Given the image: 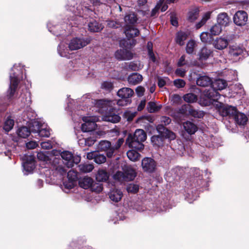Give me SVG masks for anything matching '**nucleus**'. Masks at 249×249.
Wrapping results in <instances>:
<instances>
[{"instance_id":"nucleus-52","label":"nucleus","mask_w":249,"mask_h":249,"mask_svg":"<svg viewBox=\"0 0 249 249\" xmlns=\"http://www.w3.org/2000/svg\"><path fill=\"white\" fill-rule=\"evenodd\" d=\"M243 53V50L242 48L240 47H235V48H232L230 51V53L231 55L233 57H236L242 55Z\"/></svg>"},{"instance_id":"nucleus-58","label":"nucleus","mask_w":249,"mask_h":249,"mask_svg":"<svg viewBox=\"0 0 249 249\" xmlns=\"http://www.w3.org/2000/svg\"><path fill=\"white\" fill-rule=\"evenodd\" d=\"M124 57L121 58V59L130 60L133 57V54L129 50L124 49Z\"/></svg>"},{"instance_id":"nucleus-31","label":"nucleus","mask_w":249,"mask_h":249,"mask_svg":"<svg viewBox=\"0 0 249 249\" xmlns=\"http://www.w3.org/2000/svg\"><path fill=\"white\" fill-rule=\"evenodd\" d=\"M93 181V179L90 177H85L79 181V185L81 188L87 189L90 188Z\"/></svg>"},{"instance_id":"nucleus-3","label":"nucleus","mask_w":249,"mask_h":249,"mask_svg":"<svg viewBox=\"0 0 249 249\" xmlns=\"http://www.w3.org/2000/svg\"><path fill=\"white\" fill-rule=\"evenodd\" d=\"M215 107L221 116L228 117L230 119H232L237 113V109L236 107L225 104L221 102H217V103L215 104Z\"/></svg>"},{"instance_id":"nucleus-34","label":"nucleus","mask_w":249,"mask_h":249,"mask_svg":"<svg viewBox=\"0 0 249 249\" xmlns=\"http://www.w3.org/2000/svg\"><path fill=\"white\" fill-rule=\"evenodd\" d=\"M139 150L132 148L127 152L126 155L128 158L131 161H135L139 160L140 157V154L138 152Z\"/></svg>"},{"instance_id":"nucleus-11","label":"nucleus","mask_w":249,"mask_h":249,"mask_svg":"<svg viewBox=\"0 0 249 249\" xmlns=\"http://www.w3.org/2000/svg\"><path fill=\"white\" fill-rule=\"evenodd\" d=\"M63 160V163L67 167L71 168L73 166L74 160L72 154L68 151H64L60 154Z\"/></svg>"},{"instance_id":"nucleus-12","label":"nucleus","mask_w":249,"mask_h":249,"mask_svg":"<svg viewBox=\"0 0 249 249\" xmlns=\"http://www.w3.org/2000/svg\"><path fill=\"white\" fill-rule=\"evenodd\" d=\"M34 129L32 130L33 133L37 134L41 137H49L50 135L49 130L47 128H41L38 122H34L33 124Z\"/></svg>"},{"instance_id":"nucleus-57","label":"nucleus","mask_w":249,"mask_h":249,"mask_svg":"<svg viewBox=\"0 0 249 249\" xmlns=\"http://www.w3.org/2000/svg\"><path fill=\"white\" fill-rule=\"evenodd\" d=\"M160 122L161 124H159V125H162L163 126L165 127V126L171 123V119L169 117L163 116L160 118Z\"/></svg>"},{"instance_id":"nucleus-1","label":"nucleus","mask_w":249,"mask_h":249,"mask_svg":"<svg viewBox=\"0 0 249 249\" xmlns=\"http://www.w3.org/2000/svg\"><path fill=\"white\" fill-rule=\"evenodd\" d=\"M111 102L106 100L97 101L96 105L105 114L104 118L106 121L117 123L121 120L117 110L111 105Z\"/></svg>"},{"instance_id":"nucleus-21","label":"nucleus","mask_w":249,"mask_h":249,"mask_svg":"<svg viewBox=\"0 0 249 249\" xmlns=\"http://www.w3.org/2000/svg\"><path fill=\"white\" fill-rule=\"evenodd\" d=\"M205 97L210 99L212 101L217 100L220 96L219 92L210 86V88L204 91Z\"/></svg>"},{"instance_id":"nucleus-59","label":"nucleus","mask_w":249,"mask_h":249,"mask_svg":"<svg viewBox=\"0 0 249 249\" xmlns=\"http://www.w3.org/2000/svg\"><path fill=\"white\" fill-rule=\"evenodd\" d=\"M102 88L107 90L111 91L113 88V86L112 83L105 81L102 83Z\"/></svg>"},{"instance_id":"nucleus-38","label":"nucleus","mask_w":249,"mask_h":249,"mask_svg":"<svg viewBox=\"0 0 249 249\" xmlns=\"http://www.w3.org/2000/svg\"><path fill=\"white\" fill-rule=\"evenodd\" d=\"M37 158L39 160L51 162V159L49 156V153L47 152L40 151L37 153Z\"/></svg>"},{"instance_id":"nucleus-44","label":"nucleus","mask_w":249,"mask_h":249,"mask_svg":"<svg viewBox=\"0 0 249 249\" xmlns=\"http://www.w3.org/2000/svg\"><path fill=\"white\" fill-rule=\"evenodd\" d=\"M221 26L218 23L213 26L210 29V32L213 36L218 35L221 33Z\"/></svg>"},{"instance_id":"nucleus-53","label":"nucleus","mask_w":249,"mask_h":249,"mask_svg":"<svg viewBox=\"0 0 249 249\" xmlns=\"http://www.w3.org/2000/svg\"><path fill=\"white\" fill-rule=\"evenodd\" d=\"M107 26L108 28L117 29L121 26V24L119 22L114 21L113 20H107Z\"/></svg>"},{"instance_id":"nucleus-4","label":"nucleus","mask_w":249,"mask_h":249,"mask_svg":"<svg viewBox=\"0 0 249 249\" xmlns=\"http://www.w3.org/2000/svg\"><path fill=\"white\" fill-rule=\"evenodd\" d=\"M133 90L129 88H123L117 92V95L121 99L117 102L119 106H124L130 104L131 100L130 99L133 95Z\"/></svg>"},{"instance_id":"nucleus-40","label":"nucleus","mask_w":249,"mask_h":249,"mask_svg":"<svg viewBox=\"0 0 249 249\" xmlns=\"http://www.w3.org/2000/svg\"><path fill=\"white\" fill-rule=\"evenodd\" d=\"M183 98L186 102L192 103L196 102L197 101V96L194 93H189L185 94Z\"/></svg>"},{"instance_id":"nucleus-37","label":"nucleus","mask_w":249,"mask_h":249,"mask_svg":"<svg viewBox=\"0 0 249 249\" xmlns=\"http://www.w3.org/2000/svg\"><path fill=\"white\" fill-rule=\"evenodd\" d=\"M196 46V41L193 39L188 41L186 46V52L187 53L193 54L195 52V49Z\"/></svg>"},{"instance_id":"nucleus-55","label":"nucleus","mask_w":249,"mask_h":249,"mask_svg":"<svg viewBox=\"0 0 249 249\" xmlns=\"http://www.w3.org/2000/svg\"><path fill=\"white\" fill-rule=\"evenodd\" d=\"M200 102V104L204 106H209L213 102L210 99L205 97V93H204L203 96L201 97Z\"/></svg>"},{"instance_id":"nucleus-17","label":"nucleus","mask_w":249,"mask_h":249,"mask_svg":"<svg viewBox=\"0 0 249 249\" xmlns=\"http://www.w3.org/2000/svg\"><path fill=\"white\" fill-rule=\"evenodd\" d=\"M103 28V25L94 19H92L88 24V29L91 32H100Z\"/></svg>"},{"instance_id":"nucleus-23","label":"nucleus","mask_w":249,"mask_h":249,"mask_svg":"<svg viewBox=\"0 0 249 249\" xmlns=\"http://www.w3.org/2000/svg\"><path fill=\"white\" fill-rule=\"evenodd\" d=\"M230 18L225 12L219 13L217 17V22L221 26H227L230 22Z\"/></svg>"},{"instance_id":"nucleus-51","label":"nucleus","mask_w":249,"mask_h":249,"mask_svg":"<svg viewBox=\"0 0 249 249\" xmlns=\"http://www.w3.org/2000/svg\"><path fill=\"white\" fill-rule=\"evenodd\" d=\"M79 167L80 171L84 173L90 172L93 169V166L91 164H80Z\"/></svg>"},{"instance_id":"nucleus-16","label":"nucleus","mask_w":249,"mask_h":249,"mask_svg":"<svg viewBox=\"0 0 249 249\" xmlns=\"http://www.w3.org/2000/svg\"><path fill=\"white\" fill-rule=\"evenodd\" d=\"M212 84V78L206 75H200L196 80V84L200 87H209L211 86Z\"/></svg>"},{"instance_id":"nucleus-50","label":"nucleus","mask_w":249,"mask_h":249,"mask_svg":"<svg viewBox=\"0 0 249 249\" xmlns=\"http://www.w3.org/2000/svg\"><path fill=\"white\" fill-rule=\"evenodd\" d=\"M67 178L69 180L75 182L78 179L77 172L73 170L69 171L67 173Z\"/></svg>"},{"instance_id":"nucleus-56","label":"nucleus","mask_w":249,"mask_h":249,"mask_svg":"<svg viewBox=\"0 0 249 249\" xmlns=\"http://www.w3.org/2000/svg\"><path fill=\"white\" fill-rule=\"evenodd\" d=\"M139 186L137 184H130L127 188L128 192L133 194L137 193L139 191Z\"/></svg>"},{"instance_id":"nucleus-19","label":"nucleus","mask_w":249,"mask_h":249,"mask_svg":"<svg viewBox=\"0 0 249 249\" xmlns=\"http://www.w3.org/2000/svg\"><path fill=\"white\" fill-rule=\"evenodd\" d=\"M33 129H34V127H33V125L30 128L23 126L18 129L17 134L20 138H27L31 133H33Z\"/></svg>"},{"instance_id":"nucleus-29","label":"nucleus","mask_w":249,"mask_h":249,"mask_svg":"<svg viewBox=\"0 0 249 249\" xmlns=\"http://www.w3.org/2000/svg\"><path fill=\"white\" fill-rule=\"evenodd\" d=\"M213 53V51L206 47H203L199 52V59L206 60Z\"/></svg>"},{"instance_id":"nucleus-22","label":"nucleus","mask_w":249,"mask_h":249,"mask_svg":"<svg viewBox=\"0 0 249 249\" xmlns=\"http://www.w3.org/2000/svg\"><path fill=\"white\" fill-rule=\"evenodd\" d=\"M215 48L221 50L226 48L228 45L229 42L227 39L221 37L217 38L213 42Z\"/></svg>"},{"instance_id":"nucleus-10","label":"nucleus","mask_w":249,"mask_h":249,"mask_svg":"<svg viewBox=\"0 0 249 249\" xmlns=\"http://www.w3.org/2000/svg\"><path fill=\"white\" fill-rule=\"evenodd\" d=\"M143 142H140V141L136 140L134 138H132V134H129L126 140L125 144L130 148H134L141 151L143 149L144 147L143 143Z\"/></svg>"},{"instance_id":"nucleus-7","label":"nucleus","mask_w":249,"mask_h":249,"mask_svg":"<svg viewBox=\"0 0 249 249\" xmlns=\"http://www.w3.org/2000/svg\"><path fill=\"white\" fill-rule=\"evenodd\" d=\"M248 19V14L246 12L243 10H239L236 12L233 18L234 23L239 26L245 25Z\"/></svg>"},{"instance_id":"nucleus-27","label":"nucleus","mask_w":249,"mask_h":249,"mask_svg":"<svg viewBox=\"0 0 249 249\" xmlns=\"http://www.w3.org/2000/svg\"><path fill=\"white\" fill-rule=\"evenodd\" d=\"M96 124L94 122H86L81 125V130L84 132H89L94 131L96 129Z\"/></svg>"},{"instance_id":"nucleus-62","label":"nucleus","mask_w":249,"mask_h":249,"mask_svg":"<svg viewBox=\"0 0 249 249\" xmlns=\"http://www.w3.org/2000/svg\"><path fill=\"white\" fill-rule=\"evenodd\" d=\"M55 170L62 176L65 175L67 172V170L65 167L62 165H58L56 166L55 168Z\"/></svg>"},{"instance_id":"nucleus-43","label":"nucleus","mask_w":249,"mask_h":249,"mask_svg":"<svg viewBox=\"0 0 249 249\" xmlns=\"http://www.w3.org/2000/svg\"><path fill=\"white\" fill-rule=\"evenodd\" d=\"M90 189L92 191L99 193L103 190V186L102 184L100 183L99 182L97 183L93 181Z\"/></svg>"},{"instance_id":"nucleus-2","label":"nucleus","mask_w":249,"mask_h":249,"mask_svg":"<svg viewBox=\"0 0 249 249\" xmlns=\"http://www.w3.org/2000/svg\"><path fill=\"white\" fill-rule=\"evenodd\" d=\"M156 130L159 135H154L151 138V141L155 147H160L164 145V141L168 139L173 140L176 138L175 133L162 125H157Z\"/></svg>"},{"instance_id":"nucleus-14","label":"nucleus","mask_w":249,"mask_h":249,"mask_svg":"<svg viewBox=\"0 0 249 249\" xmlns=\"http://www.w3.org/2000/svg\"><path fill=\"white\" fill-rule=\"evenodd\" d=\"M124 180L126 181L133 180L136 176L135 170L130 166H126L124 169Z\"/></svg>"},{"instance_id":"nucleus-28","label":"nucleus","mask_w":249,"mask_h":249,"mask_svg":"<svg viewBox=\"0 0 249 249\" xmlns=\"http://www.w3.org/2000/svg\"><path fill=\"white\" fill-rule=\"evenodd\" d=\"M136 43L135 39L127 38V39H124L121 40L120 44V46L124 48V49L130 50L134 47Z\"/></svg>"},{"instance_id":"nucleus-26","label":"nucleus","mask_w":249,"mask_h":249,"mask_svg":"<svg viewBox=\"0 0 249 249\" xmlns=\"http://www.w3.org/2000/svg\"><path fill=\"white\" fill-rule=\"evenodd\" d=\"M109 177V173L105 170H99L96 175V179L97 182H106Z\"/></svg>"},{"instance_id":"nucleus-41","label":"nucleus","mask_w":249,"mask_h":249,"mask_svg":"<svg viewBox=\"0 0 249 249\" xmlns=\"http://www.w3.org/2000/svg\"><path fill=\"white\" fill-rule=\"evenodd\" d=\"M123 68L124 70L127 71H136L138 70V67L137 64L135 63L134 62H131L130 63H124V64L123 65Z\"/></svg>"},{"instance_id":"nucleus-9","label":"nucleus","mask_w":249,"mask_h":249,"mask_svg":"<svg viewBox=\"0 0 249 249\" xmlns=\"http://www.w3.org/2000/svg\"><path fill=\"white\" fill-rule=\"evenodd\" d=\"M22 165L26 171L31 172L35 168L36 160L34 156L25 155L22 158Z\"/></svg>"},{"instance_id":"nucleus-13","label":"nucleus","mask_w":249,"mask_h":249,"mask_svg":"<svg viewBox=\"0 0 249 249\" xmlns=\"http://www.w3.org/2000/svg\"><path fill=\"white\" fill-rule=\"evenodd\" d=\"M124 33L127 38L131 39L139 36L140 31L132 25H125L124 26Z\"/></svg>"},{"instance_id":"nucleus-6","label":"nucleus","mask_w":249,"mask_h":249,"mask_svg":"<svg viewBox=\"0 0 249 249\" xmlns=\"http://www.w3.org/2000/svg\"><path fill=\"white\" fill-rule=\"evenodd\" d=\"M90 43V39L88 38H73L71 40L69 45L70 50H76L82 48Z\"/></svg>"},{"instance_id":"nucleus-20","label":"nucleus","mask_w":249,"mask_h":249,"mask_svg":"<svg viewBox=\"0 0 249 249\" xmlns=\"http://www.w3.org/2000/svg\"><path fill=\"white\" fill-rule=\"evenodd\" d=\"M142 76L137 72L131 73L127 78L128 83L132 85H136L139 84L142 81Z\"/></svg>"},{"instance_id":"nucleus-5","label":"nucleus","mask_w":249,"mask_h":249,"mask_svg":"<svg viewBox=\"0 0 249 249\" xmlns=\"http://www.w3.org/2000/svg\"><path fill=\"white\" fill-rule=\"evenodd\" d=\"M142 167L143 172L153 173L156 171L157 162L151 158L145 157L142 160Z\"/></svg>"},{"instance_id":"nucleus-54","label":"nucleus","mask_w":249,"mask_h":249,"mask_svg":"<svg viewBox=\"0 0 249 249\" xmlns=\"http://www.w3.org/2000/svg\"><path fill=\"white\" fill-rule=\"evenodd\" d=\"M174 86L178 89L182 88L185 87L186 83L183 79H176L173 82Z\"/></svg>"},{"instance_id":"nucleus-49","label":"nucleus","mask_w":249,"mask_h":249,"mask_svg":"<svg viewBox=\"0 0 249 249\" xmlns=\"http://www.w3.org/2000/svg\"><path fill=\"white\" fill-rule=\"evenodd\" d=\"M14 125V120L11 119H7L4 123V129L5 131L8 132L12 129Z\"/></svg>"},{"instance_id":"nucleus-18","label":"nucleus","mask_w":249,"mask_h":249,"mask_svg":"<svg viewBox=\"0 0 249 249\" xmlns=\"http://www.w3.org/2000/svg\"><path fill=\"white\" fill-rule=\"evenodd\" d=\"M232 119L239 125H245L248 121L247 116L245 114L239 112L238 110Z\"/></svg>"},{"instance_id":"nucleus-36","label":"nucleus","mask_w":249,"mask_h":249,"mask_svg":"<svg viewBox=\"0 0 249 249\" xmlns=\"http://www.w3.org/2000/svg\"><path fill=\"white\" fill-rule=\"evenodd\" d=\"M189 116H191L196 118L202 119L205 115L204 111L201 110H198L195 109L192 106L191 108L189 110Z\"/></svg>"},{"instance_id":"nucleus-8","label":"nucleus","mask_w":249,"mask_h":249,"mask_svg":"<svg viewBox=\"0 0 249 249\" xmlns=\"http://www.w3.org/2000/svg\"><path fill=\"white\" fill-rule=\"evenodd\" d=\"M10 84L8 90V94H7L9 99H12L14 96L19 84L18 77L16 75L15 72L10 75Z\"/></svg>"},{"instance_id":"nucleus-15","label":"nucleus","mask_w":249,"mask_h":249,"mask_svg":"<svg viewBox=\"0 0 249 249\" xmlns=\"http://www.w3.org/2000/svg\"><path fill=\"white\" fill-rule=\"evenodd\" d=\"M189 34L187 32L179 31L176 34L175 40L176 43L180 46L185 44V41L188 38Z\"/></svg>"},{"instance_id":"nucleus-33","label":"nucleus","mask_w":249,"mask_h":249,"mask_svg":"<svg viewBox=\"0 0 249 249\" xmlns=\"http://www.w3.org/2000/svg\"><path fill=\"white\" fill-rule=\"evenodd\" d=\"M126 25H130L133 26L137 21L138 18L137 15L134 13H130L125 15L124 18Z\"/></svg>"},{"instance_id":"nucleus-60","label":"nucleus","mask_w":249,"mask_h":249,"mask_svg":"<svg viewBox=\"0 0 249 249\" xmlns=\"http://www.w3.org/2000/svg\"><path fill=\"white\" fill-rule=\"evenodd\" d=\"M170 22L171 24L175 26V27H178V18H177L176 14L175 13H172L171 15L170 16Z\"/></svg>"},{"instance_id":"nucleus-25","label":"nucleus","mask_w":249,"mask_h":249,"mask_svg":"<svg viewBox=\"0 0 249 249\" xmlns=\"http://www.w3.org/2000/svg\"><path fill=\"white\" fill-rule=\"evenodd\" d=\"M212 87L217 90H221L227 86V83L226 81L221 79H218L212 81L211 84Z\"/></svg>"},{"instance_id":"nucleus-48","label":"nucleus","mask_w":249,"mask_h":249,"mask_svg":"<svg viewBox=\"0 0 249 249\" xmlns=\"http://www.w3.org/2000/svg\"><path fill=\"white\" fill-rule=\"evenodd\" d=\"M192 106L189 104L183 105L179 109L178 112L182 115H189Z\"/></svg>"},{"instance_id":"nucleus-42","label":"nucleus","mask_w":249,"mask_h":249,"mask_svg":"<svg viewBox=\"0 0 249 249\" xmlns=\"http://www.w3.org/2000/svg\"><path fill=\"white\" fill-rule=\"evenodd\" d=\"M111 145V142L107 141H101L98 145V148L101 151H106L110 148Z\"/></svg>"},{"instance_id":"nucleus-63","label":"nucleus","mask_w":249,"mask_h":249,"mask_svg":"<svg viewBox=\"0 0 249 249\" xmlns=\"http://www.w3.org/2000/svg\"><path fill=\"white\" fill-rule=\"evenodd\" d=\"M115 150H116L115 149V147H112L111 145L110 148H109L106 151L107 156L109 158H112V156H113Z\"/></svg>"},{"instance_id":"nucleus-61","label":"nucleus","mask_w":249,"mask_h":249,"mask_svg":"<svg viewBox=\"0 0 249 249\" xmlns=\"http://www.w3.org/2000/svg\"><path fill=\"white\" fill-rule=\"evenodd\" d=\"M172 101L177 104H179L181 102V97L177 94H174L172 96Z\"/></svg>"},{"instance_id":"nucleus-64","label":"nucleus","mask_w":249,"mask_h":249,"mask_svg":"<svg viewBox=\"0 0 249 249\" xmlns=\"http://www.w3.org/2000/svg\"><path fill=\"white\" fill-rule=\"evenodd\" d=\"M135 90L137 95L141 97L144 95L145 89L143 87L140 86L137 87Z\"/></svg>"},{"instance_id":"nucleus-46","label":"nucleus","mask_w":249,"mask_h":249,"mask_svg":"<svg viewBox=\"0 0 249 249\" xmlns=\"http://www.w3.org/2000/svg\"><path fill=\"white\" fill-rule=\"evenodd\" d=\"M136 112H132L130 111H126L123 114L124 119H126L128 122H131L136 116Z\"/></svg>"},{"instance_id":"nucleus-39","label":"nucleus","mask_w":249,"mask_h":249,"mask_svg":"<svg viewBox=\"0 0 249 249\" xmlns=\"http://www.w3.org/2000/svg\"><path fill=\"white\" fill-rule=\"evenodd\" d=\"M199 10L198 8H195L190 11L188 14V20L190 22L194 21L198 16Z\"/></svg>"},{"instance_id":"nucleus-47","label":"nucleus","mask_w":249,"mask_h":249,"mask_svg":"<svg viewBox=\"0 0 249 249\" xmlns=\"http://www.w3.org/2000/svg\"><path fill=\"white\" fill-rule=\"evenodd\" d=\"M147 108L149 112L153 113L159 111L160 107L157 106L153 102H149L148 103Z\"/></svg>"},{"instance_id":"nucleus-32","label":"nucleus","mask_w":249,"mask_h":249,"mask_svg":"<svg viewBox=\"0 0 249 249\" xmlns=\"http://www.w3.org/2000/svg\"><path fill=\"white\" fill-rule=\"evenodd\" d=\"M123 196V193L121 190L116 189L110 191L109 198L111 200L118 202L121 200Z\"/></svg>"},{"instance_id":"nucleus-35","label":"nucleus","mask_w":249,"mask_h":249,"mask_svg":"<svg viewBox=\"0 0 249 249\" xmlns=\"http://www.w3.org/2000/svg\"><path fill=\"white\" fill-rule=\"evenodd\" d=\"M213 36L210 33L203 32L200 36L202 42L205 43L212 44L213 41Z\"/></svg>"},{"instance_id":"nucleus-45","label":"nucleus","mask_w":249,"mask_h":249,"mask_svg":"<svg viewBox=\"0 0 249 249\" xmlns=\"http://www.w3.org/2000/svg\"><path fill=\"white\" fill-rule=\"evenodd\" d=\"M94 161L96 163L101 164L106 161V157L104 155L95 153L94 154Z\"/></svg>"},{"instance_id":"nucleus-24","label":"nucleus","mask_w":249,"mask_h":249,"mask_svg":"<svg viewBox=\"0 0 249 249\" xmlns=\"http://www.w3.org/2000/svg\"><path fill=\"white\" fill-rule=\"evenodd\" d=\"M183 127L187 133L190 135L194 134L198 129L196 125L190 121L184 122Z\"/></svg>"},{"instance_id":"nucleus-30","label":"nucleus","mask_w":249,"mask_h":249,"mask_svg":"<svg viewBox=\"0 0 249 249\" xmlns=\"http://www.w3.org/2000/svg\"><path fill=\"white\" fill-rule=\"evenodd\" d=\"M132 137L136 140L140 141V142H144L147 138V135L145 132L141 129H137L135 130L133 134H132Z\"/></svg>"}]
</instances>
